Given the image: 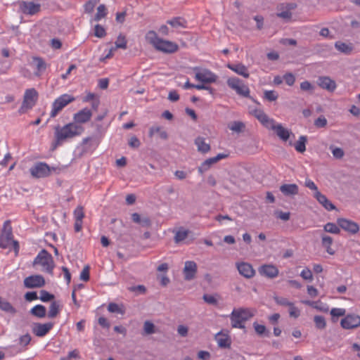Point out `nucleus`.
<instances>
[{
  "label": "nucleus",
  "mask_w": 360,
  "mask_h": 360,
  "mask_svg": "<svg viewBox=\"0 0 360 360\" xmlns=\"http://www.w3.org/2000/svg\"><path fill=\"white\" fill-rule=\"evenodd\" d=\"M84 129L80 124L76 123H69L63 127L59 125L55 127L56 144L60 145L65 141L79 136L84 131Z\"/></svg>",
  "instance_id": "nucleus-1"
},
{
  "label": "nucleus",
  "mask_w": 360,
  "mask_h": 360,
  "mask_svg": "<svg viewBox=\"0 0 360 360\" xmlns=\"http://www.w3.org/2000/svg\"><path fill=\"white\" fill-rule=\"evenodd\" d=\"M146 39L157 50L164 53H173L179 49L176 43L159 38L157 33L153 30L148 32Z\"/></svg>",
  "instance_id": "nucleus-2"
},
{
  "label": "nucleus",
  "mask_w": 360,
  "mask_h": 360,
  "mask_svg": "<svg viewBox=\"0 0 360 360\" xmlns=\"http://www.w3.org/2000/svg\"><path fill=\"white\" fill-rule=\"evenodd\" d=\"M253 316L254 311L251 309L243 307L233 309L230 315L231 326L236 328L243 329L245 328V322Z\"/></svg>",
  "instance_id": "nucleus-3"
},
{
  "label": "nucleus",
  "mask_w": 360,
  "mask_h": 360,
  "mask_svg": "<svg viewBox=\"0 0 360 360\" xmlns=\"http://www.w3.org/2000/svg\"><path fill=\"white\" fill-rule=\"evenodd\" d=\"M40 265L49 274H52L54 262L52 255L45 249L41 250L33 261V265Z\"/></svg>",
  "instance_id": "nucleus-4"
},
{
  "label": "nucleus",
  "mask_w": 360,
  "mask_h": 360,
  "mask_svg": "<svg viewBox=\"0 0 360 360\" xmlns=\"http://www.w3.org/2000/svg\"><path fill=\"white\" fill-rule=\"evenodd\" d=\"M39 94L34 88H30L25 90L23 101L20 108L18 110L20 114H24L27 110L32 109L37 103Z\"/></svg>",
  "instance_id": "nucleus-5"
},
{
  "label": "nucleus",
  "mask_w": 360,
  "mask_h": 360,
  "mask_svg": "<svg viewBox=\"0 0 360 360\" xmlns=\"http://www.w3.org/2000/svg\"><path fill=\"white\" fill-rule=\"evenodd\" d=\"M101 136L94 135L83 139L80 146L78 147L79 155L91 154L99 146Z\"/></svg>",
  "instance_id": "nucleus-6"
},
{
  "label": "nucleus",
  "mask_w": 360,
  "mask_h": 360,
  "mask_svg": "<svg viewBox=\"0 0 360 360\" xmlns=\"http://www.w3.org/2000/svg\"><path fill=\"white\" fill-rule=\"evenodd\" d=\"M228 86L234 90L237 94L245 97L250 98V89L245 85L240 79L237 77H230L227 79Z\"/></svg>",
  "instance_id": "nucleus-7"
},
{
  "label": "nucleus",
  "mask_w": 360,
  "mask_h": 360,
  "mask_svg": "<svg viewBox=\"0 0 360 360\" xmlns=\"http://www.w3.org/2000/svg\"><path fill=\"white\" fill-rule=\"evenodd\" d=\"M57 168L51 167L46 163L39 162L30 169V174L35 178H44L51 174V171H56Z\"/></svg>",
  "instance_id": "nucleus-8"
},
{
  "label": "nucleus",
  "mask_w": 360,
  "mask_h": 360,
  "mask_svg": "<svg viewBox=\"0 0 360 360\" xmlns=\"http://www.w3.org/2000/svg\"><path fill=\"white\" fill-rule=\"evenodd\" d=\"M75 100L74 97L63 94L54 101L52 104V109L50 113L51 117H54L68 104Z\"/></svg>",
  "instance_id": "nucleus-9"
},
{
  "label": "nucleus",
  "mask_w": 360,
  "mask_h": 360,
  "mask_svg": "<svg viewBox=\"0 0 360 360\" xmlns=\"http://www.w3.org/2000/svg\"><path fill=\"white\" fill-rule=\"evenodd\" d=\"M12 228L10 221H6L0 234V248L6 249L9 247L13 240Z\"/></svg>",
  "instance_id": "nucleus-10"
},
{
  "label": "nucleus",
  "mask_w": 360,
  "mask_h": 360,
  "mask_svg": "<svg viewBox=\"0 0 360 360\" xmlns=\"http://www.w3.org/2000/svg\"><path fill=\"white\" fill-rule=\"evenodd\" d=\"M195 79L204 84L214 83L217 79V76L207 69L200 70L198 68H195Z\"/></svg>",
  "instance_id": "nucleus-11"
},
{
  "label": "nucleus",
  "mask_w": 360,
  "mask_h": 360,
  "mask_svg": "<svg viewBox=\"0 0 360 360\" xmlns=\"http://www.w3.org/2000/svg\"><path fill=\"white\" fill-rule=\"evenodd\" d=\"M341 326L345 329H354L360 326V316L352 314H347L341 320Z\"/></svg>",
  "instance_id": "nucleus-12"
},
{
  "label": "nucleus",
  "mask_w": 360,
  "mask_h": 360,
  "mask_svg": "<svg viewBox=\"0 0 360 360\" xmlns=\"http://www.w3.org/2000/svg\"><path fill=\"white\" fill-rule=\"evenodd\" d=\"M53 326L54 324L52 322L34 323L32 326V331L37 337H44L49 333Z\"/></svg>",
  "instance_id": "nucleus-13"
},
{
  "label": "nucleus",
  "mask_w": 360,
  "mask_h": 360,
  "mask_svg": "<svg viewBox=\"0 0 360 360\" xmlns=\"http://www.w3.org/2000/svg\"><path fill=\"white\" fill-rule=\"evenodd\" d=\"M20 10L25 15H34L40 11L41 5L33 1H23L20 3Z\"/></svg>",
  "instance_id": "nucleus-14"
},
{
  "label": "nucleus",
  "mask_w": 360,
  "mask_h": 360,
  "mask_svg": "<svg viewBox=\"0 0 360 360\" xmlns=\"http://www.w3.org/2000/svg\"><path fill=\"white\" fill-rule=\"evenodd\" d=\"M337 224L341 229L351 234H355L359 231L357 223L345 218L338 219Z\"/></svg>",
  "instance_id": "nucleus-15"
},
{
  "label": "nucleus",
  "mask_w": 360,
  "mask_h": 360,
  "mask_svg": "<svg viewBox=\"0 0 360 360\" xmlns=\"http://www.w3.org/2000/svg\"><path fill=\"white\" fill-rule=\"evenodd\" d=\"M45 285V280L41 275H32L25 278L24 285L27 288H41Z\"/></svg>",
  "instance_id": "nucleus-16"
},
{
  "label": "nucleus",
  "mask_w": 360,
  "mask_h": 360,
  "mask_svg": "<svg viewBox=\"0 0 360 360\" xmlns=\"http://www.w3.org/2000/svg\"><path fill=\"white\" fill-rule=\"evenodd\" d=\"M198 270L197 264L194 261H186L183 270L184 279L191 281L195 278Z\"/></svg>",
  "instance_id": "nucleus-17"
},
{
  "label": "nucleus",
  "mask_w": 360,
  "mask_h": 360,
  "mask_svg": "<svg viewBox=\"0 0 360 360\" xmlns=\"http://www.w3.org/2000/svg\"><path fill=\"white\" fill-rule=\"evenodd\" d=\"M269 129L274 131L276 135L283 141H286L290 135V131L284 128L281 124L276 123L275 121L269 126Z\"/></svg>",
  "instance_id": "nucleus-18"
},
{
  "label": "nucleus",
  "mask_w": 360,
  "mask_h": 360,
  "mask_svg": "<svg viewBox=\"0 0 360 360\" xmlns=\"http://www.w3.org/2000/svg\"><path fill=\"white\" fill-rule=\"evenodd\" d=\"M236 266L239 274L245 278H250L255 274V271L252 266L248 262L237 263Z\"/></svg>",
  "instance_id": "nucleus-19"
},
{
  "label": "nucleus",
  "mask_w": 360,
  "mask_h": 360,
  "mask_svg": "<svg viewBox=\"0 0 360 360\" xmlns=\"http://www.w3.org/2000/svg\"><path fill=\"white\" fill-rule=\"evenodd\" d=\"M317 84L321 88L330 92H333L337 87L335 82L329 77H319Z\"/></svg>",
  "instance_id": "nucleus-20"
},
{
  "label": "nucleus",
  "mask_w": 360,
  "mask_h": 360,
  "mask_svg": "<svg viewBox=\"0 0 360 360\" xmlns=\"http://www.w3.org/2000/svg\"><path fill=\"white\" fill-rule=\"evenodd\" d=\"M91 116H92V112H91V110H89L87 108H85L79 110L76 114H75V115H74L75 122L74 123H76L77 124L86 123L90 120Z\"/></svg>",
  "instance_id": "nucleus-21"
},
{
  "label": "nucleus",
  "mask_w": 360,
  "mask_h": 360,
  "mask_svg": "<svg viewBox=\"0 0 360 360\" xmlns=\"http://www.w3.org/2000/svg\"><path fill=\"white\" fill-rule=\"evenodd\" d=\"M259 272L262 276L274 278L278 275L279 271L278 268L273 264H264L260 266Z\"/></svg>",
  "instance_id": "nucleus-22"
},
{
  "label": "nucleus",
  "mask_w": 360,
  "mask_h": 360,
  "mask_svg": "<svg viewBox=\"0 0 360 360\" xmlns=\"http://www.w3.org/2000/svg\"><path fill=\"white\" fill-rule=\"evenodd\" d=\"M252 114L267 129L274 121L273 119L269 118L266 114L260 109L252 110Z\"/></svg>",
  "instance_id": "nucleus-23"
},
{
  "label": "nucleus",
  "mask_w": 360,
  "mask_h": 360,
  "mask_svg": "<svg viewBox=\"0 0 360 360\" xmlns=\"http://www.w3.org/2000/svg\"><path fill=\"white\" fill-rule=\"evenodd\" d=\"M227 68L245 78L249 77L250 74L248 68L243 63H229Z\"/></svg>",
  "instance_id": "nucleus-24"
},
{
  "label": "nucleus",
  "mask_w": 360,
  "mask_h": 360,
  "mask_svg": "<svg viewBox=\"0 0 360 360\" xmlns=\"http://www.w3.org/2000/svg\"><path fill=\"white\" fill-rule=\"evenodd\" d=\"M314 196L317 200V201L321 205H322L327 210L331 211L335 208L334 205L330 201L328 200L326 196L322 194L319 191H316V192L314 193Z\"/></svg>",
  "instance_id": "nucleus-25"
},
{
  "label": "nucleus",
  "mask_w": 360,
  "mask_h": 360,
  "mask_svg": "<svg viewBox=\"0 0 360 360\" xmlns=\"http://www.w3.org/2000/svg\"><path fill=\"white\" fill-rule=\"evenodd\" d=\"M215 340L218 346L221 348H229L231 347V338L227 334L219 332L216 335Z\"/></svg>",
  "instance_id": "nucleus-26"
},
{
  "label": "nucleus",
  "mask_w": 360,
  "mask_h": 360,
  "mask_svg": "<svg viewBox=\"0 0 360 360\" xmlns=\"http://www.w3.org/2000/svg\"><path fill=\"white\" fill-rule=\"evenodd\" d=\"M281 192L286 196H292L298 193L299 188L297 184H283L280 187Z\"/></svg>",
  "instance_id": "nucleus-27"
},
{
  "label": "nucleus",
  "mask_w": 360,
  "mask_h": 360,
  "mask_svg": "<svg viewBox=\"0 0 360 360\" xmlns=\"http://www.w3.org/2000/svg\"><path fill=\"white\" fill-rule=\"evenodd\" d=\"M321 245L322 246L326 249V251L327 253H328L330 255H333L335 254V250L331 248V245L333 243V238L327 236L326 234H321Z\"/></svg>",
  "instance_id": "nucleus-28"
},
{
  "label": "nucleus",
  "mask_w": 360,
  "mask_h": 360,
  "mask_svg": "<svg viewBox=\"0 0 360 360\" xmlns=\"http://www.w3.org/2000/svg\"><path fill=\"white\" fill-rule=\"evenodd\" d=\"M33 61L35 63L37 71L34 72V75L40 77L46 70L47 65L43 58L40 57H34Z\"/></svg>",
  "instance_id": "nucleus-29"
},
{
  "label": "nucleus",
  "mask_w": 360,
  "mask_h": 360,
  "mask_svg": "<svg viewBox=\"0 0 360 360\" xmlns=\"http://www.w3.org/2000/svg\"><path fill=\"white\" fill-rule=\"evenodd\" d=\"M195 144L198 148V150L202 153H207L210 150V145L205 142V139L203 137H197L195 139Z\"/></svg>",
  "instance_id": "nucleus-30"
},
{
  "label": "nucleus",
  "mask_w": 360,
  "mask_h": 360,
  "mask_svg": "<svg viewBox=\"0 0 360 360\" xmlns=\"http://www.w3.org/2000/svg\"><path fill=\"white\" fill-rule=\"evenodd\" d=\"M158 134L161 139L166 140L168 138V135L166 131L163 130L160 126H153L150 128L148 135L151 138L155 134Z\"/></svg>",
  "instance_id": "nucleus-31"
},
{
  "label": "nucleus",
  "mask_w": 360,
  "mask_h": 360,
  "mask_svg": "<svg viewBox=\"0 0 360 360\" xmlns=\"http://www.w3.org/2000/svg\"><path fill=\"white\" fill-rule=\"evenodd\" d=\"M335 47L340 52L347 55L350 54L353 50V46L351 44H346L340 41L335 43Z\"/></svg>",
  "instance_id": "nucleus-32"
},
{
  "label": "nucleus",
  "mask_w": 360,
  "mask_h": 360,
  "mask_svg": "<svg viewBox=\"0 0 360 360\" xmlns=\"http://www.w3.org/2000/svg\"><path fill=\"white\" fill-rule=\"evenodd\" d=\"M167 23L172 27H187V21L182 17H175L167 21Z\"/></svg>",
  "instance_id": "nucleus-33"
},
{
  "label": "nucleus",
  "mask_w": 360,
  "mask_h": 360,
  "mask_svg": "<svg viewBox=\"0 0 360 360\" xmlns=\"http://www.w3.org/2000/svg\"><path fill=\"white\" fill-rule=\"evenodd\" d=\"M30 313L36 317L44 318L46 315V309L41 304H37L31 309Z\"/></svg>",
  "instance_id": "nucleus-34"
},
{
  "label": "nucleus",
  "mask_w": 360,
  "mask_h": 360,
  "mask_svg": "<svg viewBox=\"0 0 360 360\" xmlns=\"http://www.w3.org/2000/svg\"><path fill=\"white\" fill-rule=\"evenodd\" d=\"M307 138L305 136H300L299 139L295 143L294 147L299 153H304L306 150V143Z\"/></svg>",
  "instance_id": "nucleus-35"
},
{
  "label": "nucleus",
  "mask_w": 360,
  "mask_h": 360,
  "mask_svg": "<svg viewBox=\"0 0 360 360\" xmlns=\"http://www.w3.org/2000/svg\"><path fill=\"white\" fill-rule=\"evenodd\" d=\"M0 309L6 312L10 313V314H15L16 310L12 306V304L8 302V301L4 300L2 297H0Z\"/></svg>",
  "instance_id": "nucleus-36"
},
{
  "label": "nucleus",
  "mask_w": 360,
  "mask_h": 360,
  "mask_svg": "<svg viewBox=\"0 0 360 360\" xmlns=\"http://www.w3.org/2000/svg\"><path fill=\"white\" fill-rule=\"evenodd\" d=\"M60 311V304L58 302L53 301L51 303L48 313V317L50 319L55 318Z\"/></svg>",
  "instance_id": "nucleus-37"
},
{
  "label": "nucleus",
  "mask_w": 360,
  "mask_h": 360,
  "mask_svg": "<svg viewBox=\"0 0 360 360\" xmlns=\"http://www.w3.org/2000/svg\"><path fill=\"white\" fill-rule=\"evenodd\" d=\"M215 163H217V162L214 161L213 158H208L200 165V166L198 168V171L200 174H202L210 169L211 166Z\"/></svg>",
  "instance_id": "nucleus-38"
},
{
  "label": "nucleus",
  "mask_w": 360,
  "mask_h": 360,
  "mask_svg": "<svg viewBox=\"0 0 360 360\" xmlns=\"http://www.w3.org/2000/svg\"><path fill=\"white\" fill-rule=\"evenodd\" d=\"M254 329L256 333L260 336H270V332L266 329L264 325L259 324L256 322L253 323Z\"/></svg>",
  "instance_id": "nucleus-39"
},
{
  "label": "nucleus",
  "mask_w": 360,
  "mask_h": 360,
  "mask_svg": "<svg viewBox=\"0 0 360 360\" xmlns=\"http://www.w3.org/2000/svg\"><path fill=\"white\" fill-rule=\"evenodd\" d=\"M340 227L338 224H335L334 223L328 222L326 224L323 226V230L326 232H328L333 234H338L340 232Z\"/></svg>",
  "instance_id": "nucleus-40"
},
{
  "label": "nucleus",
  "mask_w": 360,
  "mask_h": 360,
  "mask_svg": "<svg viewBox=\"0 0 360 360\" xmlns=\"http://www.w3.org/2000/svg\"><path fill=\"white\" fill-rule=\"evenodd\" d=\"M188 235V231L185 230L184 229H181L179 231L176 232L175 236H174V241L176 243H179L184 240H185Z\"/></svg>",
  "instance_id": "nucleus-41"
},
{
  "label": "nucleus",
  "mask_w": 360,
  "mask_h": 360,
  "mask_svg": "<svg viewBox=\"0 0 360 360\" xmlns=\"http://www.w3.org/2000/svg\"><path fill=\"white\" fill-rule=\"evenodd\" d=\"M229 128L233 131L240 133L245 128V124L242 122L235 121L229 126Z\"/></svg>",
  "instance_id": "nucleus-42"
},
{
  "label": "nucleus",
  "mask_w": 360,
  "mask_h": 360,
  "mask_svg": "<svg viewBox=\"0 0 360 360\" xmlns=\"http://www.w3.org/2000/svg\"><path fill=\"white\" fill-rule=\"evenodd\" d=\"M106 15H107V11H106V8H105V5L101 4L97 8V13L95 15L94 19L96 21H99L103 18H104Z\"/></svg>",
  "instance_id": "nucleus-43"
},
{
  "label": "nucleus",
  "mask_w": 360,
  "mask_h": 360,
  "mask_svg": "<svg viewBox=\"0 0 360 360\" xmlns=\"http://www.w3.org/2000/svg\"><path fill=\"white\" fill-rule=\"evenodd\" d=\"M314 321L317 328L323 329L326 328V323L325 318L323 316H315Z\"/></svg>",
  "instance_id": "nucleus-44"
},
{
  "label": "nucleus",
  "mask_w": 360,
  "mask_h": 360,
  "mask_svg": "<svg viewBox=\"0 0 360 360\" xmlns=\"http://www.w3.org/2000/svg\"><path fill=\"white\" fill-rule=\"evenodd\" d=\"M274 300L280 306L289 307L292 303L288 298L280 296H274Z\"/></svg>",
  "instance_id": "nucleus-45"
},
{
  "label": "nucleus",
  "mask_w": 360,
  "mask_h": 360,
  "mask_svg": "<svg viewBox=\"0 0 360 360\" xmlns=\"http://www.w3.org/2000/svg\"><path fill=\"white\" fill-rule=\"evenodd\" d=\"M115 49H127V41L125 37L120 34L115 41Z\"/></svg>",
  "instance_id": "nucleus-46"
},
{
  "label": "nucleus",
  "mask_w": 360,
  "mask_h": 360,
  "mask_svg": "<svg viewBox=\"0 0 360 360\" xmlns=\"http://www.w3.org/2000/svg\"><path fill=\"white\" fill-rule=\"evenodd\" d=\"M108 310L111 313L123 314L124 311L116 303H110L108 306Z\"/></svg>",
  "instance_id": "nucleus-47"
},
{
  "label": "nucleus",
  "mask_w": 360,
  "mask_h": 360,
  "mask_svg": "<svg viewBox=\"0 0 360 360\" xmlns=\"http://www.w3.org/2000/svg\"><path fill=\"white\" fill-rule=\"evenodd\" d=\"M330 149L334 158L341 159L344 156L345 153L342 148L330 146Z\"/></svg>",
  "instance_id": "nucleus-48"
},
{
  "label": "nucleus",
  "mask_w": 360,
  "mask_h": 360,
  "mask_svg": "<svg viewBox=\"0 0 360 360\" xmlns=\"http://www.w3.org/2000/svg\"><path fill=\"white\" fill-rule=\"evenodd\" d=\"M143 329L146 334L150 335L155 333V326L154 324L148 321L144 322Z\"/></svg>",
  "instance_id": "nucleus-49"
},
{
  "label": "nucleus",
  "mask_w": 360,
  "mask_h": 360,
  "mask_svg": "<svg viewBox=\"0 0 360 360\" xmlns=\"http://www.w3.org/2000/svg\"><path fill=\"white\" fill-rule=\"evenodd\" d=\"M54 298V295L49 293V292L44 290H42L40 291V297H39V299L42 301V302H49V301H51Z\"/></svg>",
  "instance_id": "nucleus-50"
},
{
  "label": "nucleus",
  "mask_w": 360,
  "mask_h": 360,
  "mask_svg": "<svg viewBox=\"0 0 360 360\" xmlns=\"http://www.w3.org/2000/svg\"><path fill=\"white\" fill-rule=\"evenodd\" d=\"M288 307H289V315L290 317H293V318L296 319L300 316V310L297 307L295 306L293 302Z\"/></svg>",
  "instance_id": "nucleus-51"
},
{
  "label": "nucleus",
  "mask_w": 360,
  "mask_h": 360,
  "mask_svg": "<svg viewBox=\"0 0 360 360\" xmlns=\"http://www.w3.org/2000/svg\"><path fill=\"white\" fill-rule=\"evenodd\" d=\"M327 123H328V121H327L326 118L323 115L319 116L314 121V125L317 128H323L327 125Z\"/></svg>",
  "instance_id": "nucleus-52"
},
{
  "label": "nucleus",
  "mask_w": 360,
  "mask_h": 360,
  "mask_svg": "<svg viewBox=\"0 0 360 360\" xmlns=\"http://www.w3.org/2000/svg\"><path fill=\"white\" fill-rule=\"evenodd\" d=\"M94 34L98 38H102L105 36L106 32L104 27L98 24L94 27Z\"/></svg>",
  "instance_id": "nucleus-53"
},
{
  "label": "nucleus",
  "mask_w": 360,
  "mask_h": 360,
  "mask_svg": "<svg viewBox=\"0 0 360 360\" xmlns=\"http://www.w3.org/2000/svg\"><path fill=\"white\" fill-rule=\"evenodd\" d=\"M300 89L303 91L312 92L314 90V86L309 81H304L300 84Z\"/></svg>",
  "instance_id": "nucleus-54"
},
{
  "label": "nucleus",
  "mask_w": 360,
  "mask_h": 360,
  "mask_svg": "<svg viewBox=\"0 0 360 360\" xmlns=\"http://www.w3.org/2000/svg\"><path fill=\"white\" fill-rule=\"evenodd\" d=\"M32 338L29 333L22 335L19 338V345L23 347L30 344Z\"/></svg>",
  "instance_id": "nucleus-55"
},
{
  "label": "nucleus",
  "mask_w": 360,
  "mask_h": 360,
  "mask_svg": "<svg viewBox=\"0 0 360 360\" xmlns=\"http://www.w3.org/2000/svg\"><path fill=\"white\" fill-rule=\"evenodd\" d=\"M346 310L342 308H333L330 310V314L333 317H340L345 316Z\"/></svg>",
  "instance_id": "nucleus-56"
},
{
  "label": "nucleus",
  "mask_w": 360,
  "mask_h": 360,
  "mask_svg": "<svg viewBox=\"0 0 360 360\" xmlns=\"http://www.w3.org/2000/svg\"><path fill=\"white\" fill-rule=\"evenodd\" d=\"M264 98L269 101H274L278 98V94L274 91H265Z\"/></svg>",
  "instance_id": "nucleus-57"
},
{
  "label": "nucleus",
  "mask_w": 360,
  "mask_h": 360,
  "mask_svg": "<svg viewBox=\"0 0 360 360\" xmlns=\"http://www.w3.org/2000/svg\"><path fill=\"white\" fill-rule=\"evenodd\" d=\"M74 216L75 218V220L77 221H82L83 218L84 217V213L83 211L82 207H77L75 210L74 211Z\"/></svg>",
  "instance_id": "nucleus-58"
},
{
  "label": "nucleus",
  "mask_w": 360,
  "mask_h": 360,
  "mask_svg": "<svg viewBox=\"0 0 360 360\" xmlns=\"http://www.w3.org/2000/svg\"><path fill=\"white\" fill-rule=\"evenodd\" d=\"M89 266L86 265L84 267L80 273V279L84 281H88L89 280Z\"/></svg>",
  "instance_id": "nucleus-59"
},
{
  "label": "nucleus",
  "mask_w": 360,
  "mask_h": 360,
  "mask_svg": "<svg viewBox=\"0 0 360 360\" xmlns=\"http://www.w3.org/2000/svg\"><path fill=\"white\" fill-rule=\"evenodd\" d=\"M283 79L288 86H292L295 82V77L292 73L285 74Z\"/></svg>",
  "instance_id": "nucleus-60"
},
{
  "label": "nucleus",
  "mask_w": 360,
  "mask_h": 360,
  "mask_svg": "<svg viewBox=\"0 0 360 360\" xmlns=\"http://www.w3.org/2000/svg\"><path fill=\"white\" fill-rule=\"evenodd\" d=\"M204 301L207 302V304H212V305H217V300L211 295L205 294L202 297Z\"/></svg>",
  "instance_id": "nucleus-61"
},
{
  "label": "nucleus",
  "mask_w": 360,
  "mask_h": 360,
  "mask_svg": "<svg viewBox=\"0 0 360 360\" xmlns=\"http://www.w3.org/2000/svg\"><path fill=\"white\" fill-rule=\"evenodd\" d=\"M300 276L304 279V280H312V273L310 269L306 268L303 269L300 274Z\"/></svg>",
  "instance_id": "nucleus-62"
},
{
  "label": "nucleus",
  "mask_w": 360,
  "mask_h": 360,
  "mask_svg": "<svg viewBox=\"0 0 360 360\" xmlns=\"http://www.w3.org/2000/svg\"><path fill=\"white\" fill-rule=\"evenodd\" d=\"M277 16L285 20H289L292 17V13L288 9L286 11L278 13Z\"/></svg>",
  "instance_id": "nucleus-63"
},
{
  "label": "nucleus",
  "mask_w": 360,
  "mask_h": 360,
  "mask_svg": "<svg viewBox=\"0 0 360 360\" xmlns=\"http://www.w3.org/2000/svg\"><path fill=\"white\" fill-rule=\"evenodd\" d=\"M140 144V141L136 136H132L129 141V146L132 148H139Z\"/></svg>",
  "instance_id": "nucleus-64"
}]
</instances>
